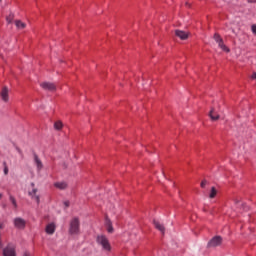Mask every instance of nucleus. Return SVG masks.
I'll use <instances>...</instances> for the list:
<instances>
[{"label":"nucleus","instance_id":"9","mask_svg":"<svg viewBox=\"0 0 256 256\" xmlns=\"http://www.w3.org/2000/svg\"><path fill=\"white\" fill-rule=\"evenodd\" d=\"M30 197H32V199L34 201H36L37 205H39V203H41V200L39 198V195H37V189L34 188L31 192L28 193Z\"/></svg>","mask_w":256,"mask_h":256},{"label":"nucleus","instance_id":"20","mask_svg":"<svg viewBox=\"0 0 256 256\" xmlns=\"http://www.w3.org/2000/svg\"><path fill=\"white\" fill-rule=\"evenodd\" d=\"M13 19H15V15H14L13 13H10V14L6 17L7 23H13Z\"/></svg>","mask_w":256,"mask_h":256},{"label":"nucleus","instance_id":"28","mask_svg":"<svg viewBox=\"0 0 256 256\" xmlns=\"http://www.w3.org/2000/svg\"><path fill=\"white\" fill-rule=\"evenodd\" d=\"M251 79H253V80L256 79V72H254V73L251 75Z\"/></svg>","mask_w":256,"mask_h":256},{"label":"nucleus","instance_id":"4","mask_svg":"<svg viewBox=\"0 0 256 256\" xmlns=\"http://www.w3.org/2000/svg\"><path fill=\"white\" fill-rule=\"evenodd\" d=\"M3 256H17L15 252V246L8 244L7 247L3 249Z\"/></svg>","mask_w":256,"mask_h":256},{"label":"nucleus","instance_id":"33","mask_svg":"<svg viewBox=\"0 0 256 256\" xmlns=\"http://www.w3.org/2000/svg\"><path fill=\"white\" fill-rule=\"evenodd\" d=\"M31 186H32V187H35V183H31Z\"/></svg>","mask_w":256,"mask_h":256},{"label":"nucleus","instance_id":"16","mask_svg":"<svg viewBox=\"0 0 256 256\" xmlns=\"http://www.w3.org/2000/svg\"><path fill=\"white\" fill-rule=\"evenodd\" d=\"M217 43H218V46L220 47V49H222V51H225L226 53H229V51H231L229 49V47H227V45H225L223 40H221L220 42H217Z\"/></svg>","mask_w":256,"mask_h":256},{"label":"nucleus","instance_id":"34","mask_svg":"<svg viewBox=\"0 0 256 256\" xmlns=\"http://www.w3.org/2000/svg\"><path fill=\"white\" fill-rule=\"evenodd\" d=\"M2 0H0V3H1Z\"/></svg>","mask_w":256,"mask_h":256},{"label":"nucleus","instance_id":"30","mask_svg":"<svg viewBox=\"0 0 256 256\" xmlns=\"http://www.w3.org/2000/svg\"><path fill=\"white\" fill-rule=\"evenodd\" d=\"M248 3H256V0H248Z\"/></svg>","mask_w":256,"mask_h":256},{"label":"nucleus","instance_id":"27","mask_svg":"<svg viewBox=\"0 0 256 256\" xmlns=\"http://www.w3.org/2000/svg\"><path fill=\"white\" fill-rule=\"evenodd\" d=\"M64 205H65V207L67 208V207H69V206L71 205V202H69V201H64Z\"/></svg>","mask_w":256,"mask_h":256},{"label":"nucleus","instance_id":"2","mask_svg":"<svg viewBox=\"0 0 256 256\" xmlns=\"http://www.w3.org/2000/svg\"><path fill=\"white\" fill-rule=\"evenodd\" d=\"M98 245H101L104 251H111V244L109 243V239H107L106 235H98L96 238Z\"/></svg>","mask_w":256,"mask_h":256},{"label":"nucleus","instance_id":"1","mask_svg":"<svg viewBox=\"0 0 256 256\" xmlns=\"http://www.w3.org/2000/svg\"><path fill=\"white\" fill-rule=\"evenodd\" d=\"M81 223L79 218L75 217L70 221L69 233L70 235H79Z\"/></svg>","mask_w":256,"mask_h":256},{"label":"nucleus","instance_id":"26","mask_svg":"<svg viewBox=\"0 0 256 256\" xmlns=\"http://www.w3.org/2000/svg\"><path fill=\"white\" fill-rule=\"evenodd\" d=\"M16 151L19 153V155H23V151L18 146H16Z\"/></svg>","mask_w":256,"mask_h":256},{"label":"nucleus","instance_id":"23","mask_svg":"<svg viewBox=\"0 0 256 256\" xmlns=\"http://www.w3.org/2000/svg\"><path fill=\"white\" fill-rule=\"evenodd\" d=\"M10 201L12 205L15 207V209H17V200H15V197L10 196Z\"/></svg>","mask_w":256,"mask_h":256},{"label":"nucleus","instance_id":"25","mask_svg":"<svg viewBox=\"0 0 256 256\" xmlns=\"http://www.w3.org/2000/svg\"><path fill=\"white\" fill-rule=\"evenodd\" d=\"M252 29V33H254V35H256V24L251 26Z\"/></svg>","mask_w":256,"mask_h":256},{"label":"nucleus","instance_id":"3","mask_svg":"<svg viewBox=\"0 0 256 256\" xmlns=\"http://www.w3.org/2000/svg\"><path fill=\"white\" fill-rule=\"evenodd\" d=\"M223 243V238L221 236H214L207 244L208 248L219 247Z\"/></svg>","mask_w":256,"mask_h":256},{"label":"nucleus","instance_id":"29","mask_svg":"<svg viewBox=\"0 0 256 256\" xmlns=\"http://www.w3.org/2000/svg\"><path fill=\"white\" fill-rule=\"evenodd\" d=\"M0 229H5V224H3L2 222H0Z\"/></svg>","mask_w":256,"mask_h":256},{"label":"nucleus","instance_id":"13","mask_svg":"<svg viewBox=\"0 0 256 256\" xmlns=\"http://www.w3.org/2000/svg\"><path fill=\"white\" fill-rule=\"evenodd\" d=\"M153 223H154L155 228L158 229V231H161L162 235H165V226H163V224H161L157 220H154Z\"/></svg>","mask_w":256,"mask_h":256},{"label":"nucleus","instance_id":"11","mask_svg":"<svg viewBox=\"0 0 256 256\" xmlns=\"http://www.w3.org/2000/svg\"><path fill=\"white\" fill-rule=\"evenodd\" d=\"M105 225L107 227L108 233H113V231H115L113 229V222H111V219H109V216H106L105 218Z\"/></svg>","mask_w":256,"mask_h":256},{"label":"nucleus","instance_id":"5","mask_svg":"<svg viewBox=\"0 0 256 256\" xmlns=\"http://www.w3.org/2000/svg\"><path fill=\"white\" fill-rule=\"evenodd\" d=\"M14 225L16 229H25L27 222L23 218H15Z\"/></svg>","mask_w":256,"mask_h":256},{"label":"nucleus","instance_id":"31","mask_svg":"<svg viewBox=\"0 0 256 256\" xmlns=\"http://www.w3.org/2000/svg\"><path fill=\"white\" fill-rule=\"evenodd\" d=\"M23 256H31V254H29V252H25Z\"/></svg>","mask_w":256,"mask_h":256},{"label":"nucleus","instance_id":"12","mask_svg":"<svg viewBox=\"0 0 256 256\" xmlns=\"http://www.w3.org/2000/svg\"><path fill=\"white\" fill-rule=\"evenodd\" d=\"M34 161L38 171H41V169H43V162H41L39 156L36 153H34Z\"/></svg>","mask_w":256,"mask_h":256},{"label":"nucleus","instance_id":"24","mask_svg":"<svg viewBox=\"0 0 256 256\" xmlns=\"http://www.w3.org/2000/svg\"><path fill=\"white\" fill-rule=\"evenodd\" d=\"M207 185V180H202L201 184H200V187L202 189H205V186Z\"/></svg>","mask_w":256,"mask_h":256},{"label":"nucleus","instance_id":"8","mask_svg":"<svg viewBox=\"0 0 256 256\" xmlns=\"http://www.w3.org/2000/svg\"><path fill=\"white\" fill-rule=\"evenodd\" d=\"M1 97H2V100L7 103V101H9V88H7V86H4L2 88V91H1Z\"/></svg>","mask_w":256,"mask_h":256},{"label":"nucleus","instance_id":"18","mask_svg":"<svg viewBox=\"0 0 256 256\" xmlns=\"http://www.w3.org/2000/svg\"><path fill=\"white\" fill-rule=\"evenodd\" d=\"M15 25L18 29H25V27H27V25L23 23L21 20H16Z\"/></svg>","mask_w":256,"mask_h":256},{"label":"nucleus","instance_id":"22","mask_svg":"<svg viewBox=\"0 0 256 256\" xmlns=\"http://www.w3.org/2000/svg\"><path fill=\"white\" fill-rule=\"evenodd\" d=\"M4 167V175H9V166H7V162H3Z\"/></svg>","mask_w":256,"mask_h":256},{"label":"nucleus","instance_id":"6","mask_svg":"<svg viewBox=\"0 0 256 256\" xmlns=\"http://www.w3.org/2000/svg\"><path fill=\"white\" fill-rule=\"evenodd\" d=\"M40 87H42L44 91H55L57 89V86H55L54 83L50 82H43L40 84Z\"/></svg>","mask_w":256,"mask_h":256},{"label":"nucleus","instance_id":"7","mask_svg":"<svg viewBox=\"0 0 256 256\" xmlns=\"http://www.w3.org/2000/svg\"><path fill=\"white\" fill-rule=\"evenodd\" d=\"M175 35L182 41H186V39H189V33L183 31V30H175Z\"/></svg>","mask_w":256,"mask_h":256},{"label":"nucleus","instance_id":"32","mask_svg":"<svg viewBox=\"0 0 256 256\" xmlns=\"http://www.w3.org/2000/svg\"><path fill=\"white\" fill-rule=\"evenodd\" d=\"M0 199H3V194L0 193Z\"/></svg>","mask_w":256,"mask_h":256},{"label":"nucleus","instance_id":"21","mask_svg":"<svg viewBox=\"0 0 256 256\" xmlns=\"http://www.w3.org/2000/svg\"><path fill=\"white\" fill-rule=\"evenodd\" d=\"M213 38L216 41V43H219L223 40V38H221V35H219V33H215Z\"/></svg>","mask_w":256,"mask_h":256},{"label":"nucleus","instance_id":"15","mask_svg":"<svg viewBox=\"0 0 256 256\" xmlns=\"http://www.w3.org/2000/svg\"><path fill=\"white\" fill-rule=\"evenodd\" d=\"M54 187H56V189L64 190L67 189L68 185L67 182H55Z\"/></svg>","mask_w":256,"mask_h":256},{"label":"nucleus","instance_id":"17","mask_svg":"<svg viewBox=\"0 0 256 256\" xmlns=\"http://www.w3.org/2000/svg\"><path fill=\"white\" fill-rule=\"evenodd\" d=\"M215 197H217V188H215V186H213L210 190L209 198L215 199Z\"/></svg>","mask_w":256,"mask_h":256},{"label":"nucleus","instance_id":"19","mask_svg":"<svg viewBox=\"0 0 256 256\" xmlns=\"http://www.w3.org/2000/svg\"><path fill=\"white\" fill-rule=\"evenodd\" d=\"M54 129H56V131H61V129H63V122H61V121L55 122Z\"/></svg>","mask_w":256,"mask_h":256},{"label":"nucleus","instance_id":"10","mask_svg":"<svg viewBox=\"0 0 256 256\" xmlns=\"http://www.w3.org/2000/svg\"><path fill=\"white\" fill-rule=\"evenodd\" d=\"M209 117H210L211 121H219V119H220V116L215 111V108H211V110L209 112Z\"/></svg>","mask_w":256,"mask_h":256},{"label":"nucleus","instance_id":"14","mask_svg":"<svg viewBox=\"0 0 256 256\" xmlns=\"http://www.w3.org/2000/svg\"><path fill=\"white\" fill-rule=\"evenodd\" d=\"M46 233L48 235H53V233H55V224L54 223H50L46 226L45 229Z\"/></svg>","mask_w":256,"mask_h":256}]
</instances>
